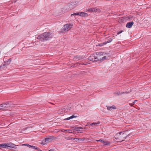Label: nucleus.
Returning a JSON list of instances; mask_svg holds the SVG:
<instances>
[{
  "instance_id": "38",
  "label": "nucleus",
  "mask_w": 151,
  "mask_h": 151,
  "mask_svg": "<svg viewBox=\"0 0 151 151\" xmlns=\"http://www.w3.org/2000/svg\"><path fill=\"white\" fill-rule=\"evenodd\" d=\"M137 101V100H135L134 101V102H133L132 104L133 105H134L135 103Z\"/></svg>"
},
{
  "instance_id": "47",
  "label": "nucleus",
  "mask_w": 151,
  "mask_h": 151,
  "mask_svg": "<svg viewBox=\"0 0 151 151\" xmlns=\"http://www.w3.org/2000/svg\"><path fill=\"white\" fill-rule=\"evenodd\" d=\"M64 132V131H62L63 132Z\"/></svg>"
},
{
  "instance_id": "13",
  "label": "nucleus",
  "mask_w": 151,
  "mask_h": 151,
  "mask_svg": "<svg viewBox=\"0 0 151 151\" xmlns=\"http://www.w3.org/2000/svg\"><path fill=\"white\" fill-rule=\"evenodd\" d=\"M134 23L133 21L128 22L126 24V27L127 28H130L133 25Z\"/></svg>"
},
{
  "instance_id": "30",
  "label": "nucleus",
  "mask_w": 151,
  "mask_h": 151,
  "mask_svg": "<svg viewBox=\"0 0 151 151\" xmlns=\"http://www.w3.org/2000/svg\"><path fill=\"white\" fill-rule=\"evenodd\" d=\"M126 132V131H124V132H119V134L120 135H121V134H124V132Z\"/></svg>"
},
{
  "instance_id": "27",
  "label": "nucleus",
  "mask_w": 151,
  "mask_h": 151,
  "mask_svg": "<svg viewBox=\"0 0 151 151\" xmlns=\"http://www.w3.org/2000/svg\"><path fill=\"white\" fill-rule=\"evenodd\" d=\"M106 58L107 57L106 56H104L103 57H102V60H101V61H103V60H105L106 59Z\"/></svg>"
},
{
  "instance_id": "26",
  "label": "nucleus",
  "mask_w": 151,
  "mask_h": 151,
  "mask_svg": "<svg viewBox=\"0 0 151 151\" xmlns=\"http://www.w3.org/2000/svg\"><path fill=\"white\" fill-rule=\"evenodd\" d=\"M10 61H6L5 63L7 65H9L10 63Z\"/></svg>"
},
{
  "instance_id": "16",
  "label": "nucleus",
  "mask_w": 151,
  "mask_h": 151,
  "mask_svg": "<svg viewBox=\"0 0 151 151\" xmlns=\"http://www.w3.org/2000/svg\"><path fill=\"white\" fill-rule=\"evenodd\" d=\"M100 122L98 121L97 123H90V125L91 126H93V125H94L96 126H98L100 124Z\"/></svg>"
},
{
  "instance_id": "8",
  "label": "nucleus",
  "mask_w": 151,
  "mask_h": 151,
  "mask_svg": "<svg viewBox=\"0 0 151 151\" xmlns=\"http://www.w3.org/2000/svg\"><path fill=\"white\" fill-rule=\"evenodd\" d=\"M69 111V109L68 108H64L63 109H60L58 111V113L59 114H62L64 113L67 112Z\"/></svg>"
},
{
  "instance_id": "34",
  "label": "nucleus",
  "mask_w": 151,
  "mask_h": 151,
  "mask_svg": "<svg viewBox=\"0 0 151 151\" xmlns=\"http://www.w3.org/2000/svg\"><path fill=\"white\" fill-rule=\"evenodd\" d=\"M70 138V137H65V139H66L69 140Z\"/></svg>"
},
{
  "instance_id": "20",
  "label": "nucleus",
  "mask_w": 151,
  "mask_h": 151,
  "mask_svg": "<svg viewBox=\"0 0 151 151\" xmlns=\"http://www.w3.org/2000/svg\"><path fill=\"white\" fill-rule=\"evenodd\" d=\"M81 58V57L80 56L78 55H76L74 57V59H78V60H80Z\"/></svg>"
},
{
  "instance_id": "18",
  "label": "nucleus",
  "mask_w": 151,
  "mask_h": 151,
  "mask_svg": "<svg viewBox=\"0 0 151 151\" xmlns=\"http://www.w3.org/2000/svg\"><path fill=\"white\" fill-rule=\"evenodd\" d=\"M76 117H77V116H74V115H72L71 116H70V117H68L65 119V120H69L71 119H73L74 118Z\"/></svg>"
},
{
  "instance_id": "15",
  "label": "nucleus",
  "mask_w": 151,
  "mask_h": 151,
  "mask_svg": "<svg viewBox=\"0 0 151 151\" xmlns=\"http://www.w3.org/2000/svg\"><path fill=\"white\" fill-rule=\"evenodd\" d=\"M80 16L81 17H87L88 14L87 13L84 12H80Z\"/></svg>"
},
{
  "instance_id": "11",
  "label": "nucleus",
  "mask_w": 151,
  "mask_h": 151,
  "mask_svg": "<svg viewBox=\"0 0 151 151\" xmlns=\"http://www.w3.org/2000/svg\"><path fill=\"white\" fill-rule=\"evenodd\" d=\"M107 108V109L109 111H111L114 109H116V106L114 105H113L112 106H106Z\"/></svg>"
},
{
  "instance_id": "17",
  "label": "nucleus",
  "mask_w": 151,
  "mask_h": 151,
  "mask_svg": "<svg viewBox=\"0 0 151 151\" xmlns=\"http://www.w3.org/2000/svg\"><path fill=\"white\" fill-rule=\"evenodd\" d=\"M88 11L90 12H95V8H89L88 10Z\"/></svg>"
},
{
  "instance_id": "4",
  "label": "nucleus",
  "mask_w": 151,
  "mask_h": 151,
  "mask_svg": "<svg viewBox=\"0 0 151 151\" xmlns=\"http://www.w3.org/2000/svg\"><path fill=\"white\" fill-rule=\"evenodd\" d=\"M11 104L8 102L1 104L0 105V110H5L7 109L8 107Z\"/></svg>"
},
{
  "instance_id": "44",
  "label": "nucleus",
  "mask_w": 151,
  "mask_h": 151,
  "mask_svg": "<svg viewBox=\"0 0 151 151\" xmlns=\"http://www.w3.org/2000/svg\"><path fill=\"white\" fill-rule=\"evenodd\" d=\"M1 67H2V66H1V65L0 66V68H1Z\"/></svg>"
},
{
  "instance_id": "31",
  "label": "nucleus",
  "mask_w": 151,
  "mask_h": 151,
  "mask_svg": "<svg viewBox=\"0 0 151 151\" xmlns=\"http://www.w3.org/2000/svg\"><path fill=\"white\" fill-rule=\"evenodd\" d=\"M123 32V30H121L118 32L117 34L119 35V34H120V33H122Z\"/></svg>"
},
{
  "instance_id": "21",
  "label": "nucleus",
  "mask_w": 151,
  "mask_h": 151,
  "mask_svg": "<svg viewBox=\"0 0 151 151\" xmlns=\"http://www.w3.org/2000/svg\"><path fill=\"white\" fill-rule=\"evenodd\" d=\"M127 17L129 20H131L133 18V16L131 15H129L127 16Z\"/></svg>"
},
{
  "instance_id": "37",
  "label": "nucleus",
  "mask_w": 151,
  "mask_h": 151,
  "mask_svg": "<svg viewBox=\"0 0 151 151\" xmlns=\"http://www.w3.org/2000/svg\"><path fill=\"white\" fill-rule=\"evenodd\" d=\"M76 13V15H79V16H80V12H77V13Z\"/></svg>"
},
{
  "instance_id": "14",
  "label": "nucleus",
  "mask_w": 151,
  "mask_h": 151,
  "mask_svg": "<svg viewBox=\"0 0 151 151\" xmlns=\"http://www.w3.org/2000/svg\"><path fill=\"white\" fill-rule=\"evenodd\" d=\"M102 143L104 145H109L111 144V142L108 141H105L103 140Z\"/></svg>"
},
{
  "instance_id": "28",
  "label": "nucleus",
  "mask_w": 151,
  "mask_h": 151,
  "mask_svg": "<svg viewBox=\"0 0 151 151\" xmlns=\"http://www.w3.org/2000/svg\"><path fill=\"white\" fill-rule=\"evenodd\" d=\"M74 140H75L76 142H79V138H75Z\"/></svg>"
},
{
  "instance_id": "7",
  "label": "nucleus",
  "mask_w": 151,
  "mask_h": 151,
  "mask_svg": "<svg viewBox=\"0 0 151 151\" xmlns=\"http://www.w3.org/2000/svg\"><path fill=\"white\" fill-rule=\"evenodd\" d=\"M71 24H66L63 27V29L64 31H68L72 27Z\"/></svg>"
},
{
  "instance_id": "40",
  "label": "nucleus",
  "mask_w": 151,
  "mask_h": 151,
  "mask_svg": "<svg viewBox=\"0 0 151 151\" xmlns=\"http://www.w3.org/2000/svg\"><path fill=\"white\" fill-rule=\"evenodd\" d=\"M7 61H10L11 62V59H9L8 60H7Z\"/></svg>"
},
{
  "instance_id": "33",
  "label": "nucleus",
  "mask_w": 151,
  "mask_h": 151,
  "mask_svg": "<svg viewBox=\"0 0 151 151\" xmlns=\"http://www.w3.org/2000/svg\"><path fill=\"white\" fill-rule=\"evenodd\" d=\"M108 41H105V42H103V44L104 45H106V44L108 43Z\"/></svg>"
},
{
  "instance_id": "46",
  "label": "nucleus",
  "mask_w": 151,
  "mask_h": 151,
  "mask_svg": "<svg viewBox=\"0 0 151 151\" xmlns=\"http://www.w3.org/2000/svg\"><path fill=\"white\" fill-rule=\"evenodd\" d=\"M64 132V131H62L63 132Z\"/></svg>"
},
{
  "instance_id": "9",
  "label": "nucleus",
  "mask_w": 151,
  "mask_h": 151,
  "mask_svg": "<svg viewBox=\"0 0 151 151\" xmlns=\"http://www.w3.org/2000/svg\"><path fill=\"white\" fill-rule=\"evenodd\" d=\"M88 59L91 61L93 62L97 61L96 56L92 55L89 57Z\"/></svg>"
},
{
  "instance_id": "3",
  "label": "nucleus",
  "mask_w": 151,
  "mask_h": 151,
  "mask_svg": "<svg viewBox=\"0 0 151 151\" xmlns=\"http://www.w3.org/2000/svg\"><path fill=\"white\" fill-rule=\"evenodd\" d=\"M55 139V137L53 136H48L46 137L41 144L45 145V143L52 142Z\"/></svg>"
},
{
  "instance_id": "29",
  "label": "nucleus",
  "mask_w": 151,
  "mask_h": 151,
  "mask_svg": "<svg viewBox=\"0 0 151 151\" xmlns=\"http://www.w3.org/2000/svg\"><path fill=\"white\" fill-rule=\"evenodd\" d=\"M112 40V39H111V38H110L108 40V42L109 43L111 42V41Z\"/></svg>"
},
{
  "instance_id": "42",
  "label": "nucleus",
  "mask_w": 151,
  "mask_h": 151,
  "mask_svg": "<svg viewBox=\"0 0 151 151\" xmlns=\"http://www.w3.org/2000/svg\"><path fill=\"white\" fill-rule=\"evenodd\" d=\"M127 137V136H126V137H125V138L124 139H125Z\"/></svg>"
},
{
  "instance_id": "45",
  "label": "nucleus",
  "mask_w": 151,
  "mask_h": 151,
  "mask_svg": "<svg viewBox=\"0 0 151 151\" xmlns=\"http://www.w3.org/2000/svg\"><path fill=\"white\" fill-rule=\"evenodd\" d=\"M74 14L75 15V16L76 15V13H74Z\"/></svg>"
},
{
  "instance_id": "39",
  "label": "nucleus",
  "mask_w": 151,
  "mask_h": 151,
  "mask_svg": "<svg viewBox=\"0 0 151 151\" xmlns=\"http://www.w3.org/2000/svg\"><path fill=\"white\" fill-rule=\"evenodd\" d=\"M75 16V15L74 14H71V16L72 17H73V16Z\"/></svg>"
},
{
  "instance_id": "36",
  "label": "nucleus",
  "mask_w": 151,
  "mask_h": 151,
  "mask_svg": "<svg viewBox=\"0 0 151 151\" xmlns=\"http://www.w3.org/2000/svg\"><path fill=\"white\" fill-rule=\"evenodd\" d=\"M103 45H103V43H102L99 44L98 45V46H101Z\"/></svg>"
},
{
  "instance_id": "1",
  "label": "nucleus",
  "mask_w": 151,
  "mask_h": 151,
  "mask_svg": "<svg viewBox=\"0 0 151 151\" xmlns=\"http://www.w3.org/2000/svg\"><path fill=\"white\" fill-rule=\"evenodd\" d=\"M51 32H45L37 36V38L41 41L43 42L52 38L53 35Z\"/></svg>"
},
{
  "instance_id": "23",
  "label": "nucleus",
  "mask_w": 151,
  "mask_h": 151,
  "mask_svg": "<svg viewBox=\"0 0 151 151\" xmlns=\"http://www.w3.org/2000/svg\"><path fill=\"white\" fill-rule=\"evenodd\" d=\"M95 11L96 12H97L98 13H99L101 11L100 9H98L96 7H95Z\"/></svg>"
},
{
  "instance_id": "41",
  "label": "nucleus",
  "mask_w": 151,
  "mask_h": 151,
  "mask_svg": "<svg viewBox=\"0 0 151 151\" xmlns=\"http://www.w3.org/2000/svg\"><path fill=\"white\" fill-rule=\"evenodd\" d=\"M48 151H53L52 150V149H51V150H49Z\"/></svg>"
},
{
  "instance_id": "2",
  "label": "nucleus",
  "mask_w": 151,
  "mask_h": 151,
  "mask_svg": "<svg viewBox=\"0 0 151 151\" xmlns=\"http://www.w3.org/2000/svg\"><path fill=\"white\" fill-rule=\"evenodd\" d=\"M0 148H7L11 150L12 148H16V145L12 143H8L0 144Z\"/></svg>"
},
{
  "instance_id": "32",
  "label": "nucleus",
  "mask_w": 151,
  "mask_h": 151,
  "mask_svg": "<svg viewBox=\"0 0 151 151\" xmlns=\"http://www.w3.org/2000/svg\"><path fill=\"white\" fill-rule=\"evenodd\" d=\"M103 140V139H99V140H96V141H98V142H101L102 143V142Z\"/></svg>"
},
{
  "instance_id": "35",
  "label": "nucleus",
  "mask_w": 151,
  "mask_h": 151,
  "mask_svg": "<svg viewBox=\"0 0 151 151\" xmlns=\"http://www.w3.org/2000/svg\"><path fill=\"white\" fill-rule=\"evenodd\" d=\"M75 138H73V137H70V140H74L75 139Z\"/></svg>"
},
{
  "instance_id": "6",
  "label": "nucleus",
  "mask_w": 151,
  "mask_h": 151,
  "mask_svg": "<svg viewBox=\"0 0 151 151\" xmlns=\"http://www.w3.org/2000/svg\"><path fill=\"white\" fill-rule=\"evenodd\" d=\"M23 145L26 146L28 147L31 149H32L36 150L38 151H42V150H40V149L38 147H36L35 146L27 144H25Z\"/></svg>"
},
{
  "instance_id": "25",
  "label": "nucleus",
  "mask_w": 151,
  "mask_h": 151,
  "mask_svg": "<svg viewBox=\"0 0 151 151\" xmlns=\"http://www.w3.org/2000/svg\"><path fill=\"white\" fill-rule=\"evenodd\" d=\"M63 130H64L65 131H68L69 133H72V130L70 129H63Z\"/></svg>"
},
{
  "instance_id": "12",
  "label": "nucleus",
  "mask_w": 151,
  "mask_h": 151,
  "mask_svg": "<svg viewBox=\"0 0 151 151\" xmlns=\"http://www.w3.org/2000/svg\"><path fill=\"white\" fill-rule=\"evenodd\" d=\"M80 129H83V128L82 127H78L74 128L73 130V131H78V133H81L82 132V130H80Z\"/></svg>"
},
{
  "instance_id": "5",
  "label": "nucleus",
  "mask_w": 151,
  "mask_h": 151,
  "mask_svg": "<svg viewBox=\"0 0 151 151\" xmlns=\"http://www.w3.org/2000/svg\"><path fill=\"white\" fill-rule=\"evenodd\" d=\"M105 53L104 52H96V57L97 61L101 60L102 56L105 55Z\"/></svg>"
},
{
  "instance_id": "22",
  "label": "nucleus",
  "mask_w": 151,
  "mask_h": 151,
  "mask_svg": "<svg viewBox=\"0 0 151 151\" xmlns=\"http://www.w3.org/2000/svg\"><path fill=\"white\" fill-rule=\"evenodd\" d=\"M85 140L86 141L87 140L85 138H79V142H82V141Z\"/></svg>"
},
{
  "instance_id": "43",
  "label": "nucleus",
  "mask_w": 151,
  "mask_h": 151,
  "mask_svg": "<svg viewBox=\"0 0 151 151\" xmlns=\"http://www.w3.org/2000/svg\"><path fill=\"white\" fill-rule=\"evenodd\" d=\"M124 141V140H121L120 141H121V142H122V141Z\"/></svg>"
},
{
  "instance_id": "24",
  "label": "nucleus",
  "mask_w": 151,
  "mask_h": 151,
  "mask_svg": "<svg viewBox=\"0 0 151 151\" xmlns=\"http://www.w3.org/2000/svg\"><path fill=\"white\" fill-rule=\"evenodd\" d=\"M76 65H78V64L79 65H87V63H76Z\"/></svg>"
},
{
  "instance_id": "19",
  "label": "nucleus",
  "mask_w": 151,
  "mask_h": 151,
  "mask_svg": "<svg viewBox=\"0 0 151 151\" xmlns=\"http://www.w3.org/2000/svg\"><path fill=\"white\" fill-rule=\"evenodd\" d=\"M129 92L126 91L125 92H118L116 93V94L117 95H122V94H123V93H129Z\"/></svg>"
},
{
  "instance_id": "10",
  "label": "nucleus",
  "mask_w": 151,
  "mask_h": 151,
  "mask_svg": "<svg viewBox=\"0 0 151 151\" xmlns=\"http://www.w3.org/2000/svg\"><path fill=\"white\" fill-rule=\"evenodd\" d=\"M79 3V2L78 1H75L71 2L70 3V5L69 6H73V7H71V9H73V8L74 7L77 6Z\"/></svg>"
}]
</instances>
